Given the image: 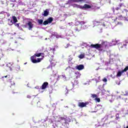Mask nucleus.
<instances>
[{
    "instance_id": "nucleus-1",
    "label": "nucleus",
    "mask_w": 128,
    "mask_h": 128,
    "mask_svg": "<svg viewBox=\"0 0 128 128\" xmlns=\"http://www.w3.org/2000/svg\"><path fill=\"white\" fill-rule=\"evenodd\" d=\"M90 48H96L98 50V52H106V48H108V42L102 41L101 44H92L90 45Z\"/></svg>"
},
{
    "instance_id": "nucleus-2",
    "label": "nucleus",
    "mask_w": 128,
    "mask_h": 128,
    "mask_svg": "<svg viewBox=\"0 0 128 128\" xmlns=\"http://www.w3.org/2000/svg\"><path fill=\"white\" fill-rule=\"evenodd\" d=\"M37 58H40V52L38 54H35L33 56L30 57L31 61L33 64H38V62H40L42 60V58H38L37 60H36Z\"/></svg>"
},
{
    "instance_id": "nucleus-3",
    "label": "nucleus",
    "mask_w": 128,
    "mask_h": 128,
    "mask_svg": "<svg viewBox=\"0 0 128 128\" xmlns=\"http://www.w3.org/2000/svg\"><path fill=\"white\" fill-rule=\"evenodd\" d=\"M73 8H80V10H88V8H90L92 6L88 4H85L84 6H82L80 5H78L76 4H72Z\"/></svg>"
},
{
    "instance_id": "nucleus-4",
    "label": "nucleus",
    "mask_w": 128,
    "mask_h": 128,
    "mask_svg": "<svg viewBox=\"0 0 128 128\" xmlns=\"http://www.w3.org/2000/svg\"><path fill=\"white\" fill-rule=\"evenodd\" d=\"M30 104L32 106H37L38 107L40 106V100L36 98L33 99L30 103Z\"/></svg>"
},
{
    "instance_id": "nucleus-5",
    "label": "nucleus",
    "mask_w": 128,
    "mask_h": 128,
    "mask_svg": "<svg viewBox=\"0 0 128 128\" xmlns=\"http://www.w3.org/2000/svg\"><path fill=\"white\" fill-rule=\"evenodd\" d=\"M118 46L120 50H128L126 44H124V42L120 43Z\"/></svg>"
},
{
    "instance_id": "nucleus-6",
    "label": "nucleus",
    "mask_w": 128,
    "mask_h": 128,
    "mask_svg": "<svg viewBox=\"0 0 128 128\" xmlns=\"http://www.w3.org/2000/svg\"><path fill=\"white\" fill-rule=\"evenodd\" d=\"M90 104V102H79L78 103V106H79V108H85L87 104Z\"/></svg>"
},
{
    "instance_id": "nucleus-7",
    "label": "nucleus",
    "mask_w": 128,
    "mask_h": 128,
    "mask_svg": "<svg viewBox=\"0 0 128 128\" xmlns=\"http://www.w3.org/2000/svg\"><path fill=\"white\" fill-rule=\"evenodd\" d=\"M48 88V82H44L42 86L40 87L41 90H46V88Z\"/></svg>"
},
{
    "instance_id": "nucleus-8",
    "label": "nucleus",
    "mask_w": 128,
    "mask_h": 128,
    "mask_svg": "<svg viewBox=\"0 0 128 128\" xmlns=\"http://www.w3.org/2000/svg\"><path fill=\"white\" fill-rule=\"evenodd\" d=\"M27 26H28V28L29 30H32V28H34V24H32V22L29 21L28 23H27Z\"/></svg>"
},
{
    "instance_id": "nucleus-9",
    "label": "nucleus",
    "mask_w": 128,
    "mask_h": 128,
    "mask_svg": "<svg viewBox=\"0 0 128 128\" xmlns=\"http://www.w3.org/2000/svg\"><path fill=\"white\" fill-rule=\"evenodd\" d=\"M82 30V25L81 24H78L76 25L75 27V30H76L77 32H80Z\"/></svg>"
},
{
    "instance_id": "nucleus-10",
    "label": "nucleus",
    "mask_w": 128,
    "mask_h": 128,
    "mask_svg": "<svg viewBox=\"0 0 128 128\" xmlns=\"http://www.w3.org/2000/svg\"><path fill=\"white\" fill-rule=\"evenodd\" d=\"M44 12L43 14L44 16H48V14H50V10L48 9H46Z\"/></svg>"
},
{
    "instance_id": "nucleus-11",
    "label": "nucleus",
    "mask_w": 128,
    "mask_h": 128,
    "mask_svg": "<svg viewBox=\"0 0 128 128\" xmlns=\"http://www.w3.org/2000/svg\"><path fill=\"white\" fill-rule=\"evenodd\" d=\"M76 68L78 70H82L84 68V66L82 64H80L77 66Z\"/></svg>"
},
{
    "instance_id": "nucleus-12",
    "label": "nucleus",
    "mask_w": 128,
    "mask_h": 128,
    "mask_svg": "<svg viewBox=\"0 0 128 128\" xmlns=\"http://www.w3.org/2000/svg\"><path fill=\"white\" fill-rule=\"evenodd\" d=\"M62 117H59L58 120L56 121V124H58V122L60 124L62 122Z\"/></svg>"
},
{
    "instance_id": "nucleus-13",
    "label": "nucleus",
    "mask_w": 128,
    "mask_h": 128,
    "mask_svg": "<svg viewBox=\"0 0 128 128\" xmlns=\"http://www.w3.org/2000/svg\"><path fill=\"white\" fill-rule=\"evenodd\" d=\"M122 71H118L117 73L116 76L117 78H118L120 76H122Z\"/></svg>"
},
{
    "instance_id": "nucleus-14",
    "label": "nucleus",
    "mask_w": 128,
    "mask_h": 128,
    "mask_svg": "<svg viewBox=\"0 0 128 128\" xmlns=\"http://www.w3.org/2000/svg\"><path fill=\"white\" fill-rule=\"evenodd\" d=\"M60 124H66V118L62 117Z\"/></svg>"
},
{
    "instance_id": "nucleus-15",
    "label": "nucleus",
    "mask_w": 128,
    "mask_h": 128,
    "mask_svg": "<svg viewBox=\"0 0 128 128\" xmlns=\"http://www.w3.org/2000/svg\"><path fill=\"white\" fill-rule=\"evenodd\" d=\"M52 20H54V19L52 17H50L47 20V21L48 22V24H52Z\"/></svg>"
},
{
    "instance_id": "nucleus-16",
    "label": "nucleus",
    "mask_w": 128,
    "mask_h": 128,
    "mask_svg": "<svg viewBox=\"0 0 128 128\" xmlns=\"http://www.w3.org/2000/svg\"><path fill=\"white\" fill-rule=\"evenodd\" d=\"M8 24L9 26H12V24H14V22H12V20L8 19Z\"/></svg>"
},
{
    "instance_id": "nucleus-17",
    "label": "nucleus",
    "mask_w": 128,
    "mask_h": 128,
    "mask_svg": "<svg viewBox=\"0 0 128 128\" xmlns=\"http://www.w3.org/2000/svg\"><path fill=\"white\" fill-rule=\"evenodd\" d=\"M12 18L13 22H14V24H16V22H18V19L16 18V17L15 16H12Z\"/></svg>"
},
{
    "instance_id": "nucleus-18",
    "label": "nucleus",
    "mask_w": 128,
    "mask_h": 128,
    "mask_svg": "<svg viewBox=\"0 0 128 128\" xmlns=\"http://www.w3.org/2000/svg\"><path fill=\"white\" fill-rule=\"evenodd\" d=\"M73 2H82L84 0H72Z\"/></svg>"
},
{
    "instance_id": "nucleus-19",
    "label": "nucleus",
    "mask_w": 128,
    "mask_h": 128,
    "mask_svg": "<svg viewBox=\"0 0 128 128\" xmlns=\"http://www.w3.org/2000/svg\"><path fill=\"white\" fill-rule=\"evenodd\" d=\"M38 24L42 25V24H44V20H42V19H38Z\"/></svg>"
},
{
    "instance_id": "nucleus-20",
    "label": "nucleus",
    "mask_w": 128,
    "mask_h": 128,
    "mask_svg": "<svg viewBox=\"0 0 128 128\" xmlns=\"http://www.w3.org/2000/svg\"><path fill=\"white\" fill-rule=\"evenodd\" d=\"M118 20H126V18L124 16H122V15H120V16H118Z\"/></svg>"
},
{
    "instance_id": "nucleus-21",
    "label": "nucleus",
    "mask_w": 128,
    "mask_h": 128,
    "mask_svg": "<svg viewBox=\"0 0 128 128\" xmlns=\"http://www.w3.org/2000/svg\"><path fill=\"white\" fill-rule=\"evenodd\" d=\"M78 58L80 59L84 58V54H80L79 55Z\"/></svg>"
},
{
    "instance_id": "nucleus-22",
    "label": "nucleus",
    "mask_w": 128,
    "mask_h": 128,
    "mask_svg": "<svg viewBox=\"0 0 128 128\" xmlns=\"http://www.w3.org/2000/svg\"><path fill=\"white\" fill-rule=\"evenodd\" d=\"M1 4H7L8 0H0Z\"/></svg>"
},
{
    "instance_id": "nucleus-23",
    "label": "nucleus",
    "mask_w": 128,
    "mask_h": 128,
    "mask_svg": "<svg viewBox=\"0 0 128 128\" xmlns=\"http://www.w3.org/2000/svg\"><path fill=\"white\" fill-rule=\"evenodd\" d=\"M11 86H14V84H16V83H14V80H11L10 82H9Z\"/></svg>"
},
{
    "instance_id": "nucleus-24",
    "label": "nucleus",
    "mask_w": 128,
    "mask_h": 128,
    "mask_svg": "<svg viewBox=\"0 0 128 128\" xmlns=\"http://www.w3.org/2000/svg\"><path fill=\"white\" fill-rule=\"evenodd\" d=\"M0 44H6V41L4 40V39H0Z\"/></svg>"
},
{
    "instance_id": "nucleus-25",
    "label": "nucleus",
    "mask_w": 128,
    "mask_h": 128,
    "mask_svg": "<svg viewBox=\"0 0 128 128\" xmlns=\"http://www.w3.org/2000/svg\"><path fill=\"white\" fill-rule=\"evenodd\" d=\"M44 26H46V24H48V20H46L43 22Z\"/></svg>"
},
{
    "instance_id": "nucleus-26",
    "label": "nucleus",
    "mask_w": 128,
    "mask_h": 128,
    "mask_svg": "<svg viewBox=\"0 0 128 128\" xmlns=\"http://www.w3.org/2000/svg\"><path fill=\"white\" fill-rule=\"evenodd\" d=\"M126 70H128V66H126L124 70H122V72H126Z\"/></svg>"
},
{
    "instance_id": "nucleus-27",
    "label": "nucleus",
    "mask_w": 128,
    "mask_h": 128,
    "mask_svg": "<svg viewBox=\"0 0 128 128\" xmlns=\"http://www.w3.org/2000/svg\"><path fill=\"white\" fill-rule=\"evenodd\" d=\"M16 70H17V72H18L20 70V67L19 66H17L16 67Z\"/></svg>"
},
{
    "instance_id": "nucleus-28",
    "label": "nucleus",
    "mask_w": 128,
    "mask_h": 128,
    "mask_svg": "<svg viewBox=\"0 0 128 128\" xmlns=\"http://www.w3.org/2000/svg\"><path fill=\"white\" fill-rule=\"evenodd\" d=\"M92 98H98V95L96 94H92Z\"/></svg>"
},
{
    "instance_id": "nucleus-29",
    "label": "nucleus",
    "mask_w": 128,
    "mask_h": 128,
    "mask_svg": "<svg viewBox=\"0 0 128 128\" xmlns=\"http://www.w3.org/2000/svg\"><path fill=\"white\" fill-rule=\"evenodd\" d=\"M119 8H120L122 6H124V5L123 3H120L118 5Z\"/></svg>"
},
{
    "instance_id": "nucleus-30",
    "label": "nucleus",
    "mask_w": 128,
    "mask_h": 128,
    "mask_svg": "<svg viewBox=\"0 0 128 128\" xmlns=\"http://www.w3.org/2000/svg\"><path fill=\"white\" fill-rule=\"evenodd\" d=\"M40 56H42V60H44V53L40 52Z\"/></svg>"
},
{
    "instance_id": "nucleus-31",
    "label": "nucleus",
    "mask_w": 128,
    "mask_h": 128,
    "mask_svg": "<svg viewBox=\"0 0 128 128\" xmlns=\"http://www.w3.org/2000/svg\"><path fill=\"white\" fill-rule=\"evenodd\" d=\"M95 100L98 102H100V98H98V97H96V98H95Z\"/></svg>"
},
{
    "instance_id": "nucleus-32",
    "label": "nucleus",
    "mask_w": 128,
    "mask_h": 128,
    "mask_svg": "<svg viewBox=\"0 0 128 128\" xmlns=\"http://www.w3.org/2000/svg\"><path fill=\"white\" fill-rule=\"evenodd\" d=\"M2 56H4V54H2V52H1L0 56V60H1L2 58Z\"/></svg>"
},
{
    "instance_id": "nucleus-33",
    "label": "nucleus",
    "mask_w": 128,
    "mask_h": 128,
    "mask_svg": "<svg viewBox=\"0 0 128 128\" xmlns=\"http://www.w3.org/2000/svg\"><path fill=\"white\" fill-rule=\"evenodd\" d=\"M102 80L104 82H108V79H106V78H104Z\"/></svg>"
},
{
    "instance_id": "nucleus-34",
    "label": "nucleus",
    "mask_w": 128,
    "mask_h": 128,
    "mask_svg": "<svg viewBox=\"0 0 128 128\" xmlns=\"http://www.w3.org/2000/svg\"><path fill=\"white\" fill-rule=\"evenodd\" d=\"M86 24V22H80V24L81 26H83V24Z\"/></svg>"
},
{
    "instance_id": "nucleus-35",
    "label": "nucleus",
    "mask_w": 128,
    "mask_h": 128,
    "mask_svg": "<svg viewBox=\"0 0 128 128\" xmlns=\"http://www.w3.org/2000/svg\"><path fill=\"white\" fill-rule=\"evenodd\" d=\"M115 10H120V7H116Z\"/></svg>"
},
{
    "instance_id": "nucleus-36",
    "label": "nucleus",
    "mask_w": 128,
    "mask_h": 128,
    "mask_svg": "<svg viewBox=\"0 0 128 128\" xmlns=\"http://www.w3.org/2000/svg\"><path fill=\"white\" fill-rule=\"evenodd\" d=\"M124 43L126 44V46H128V40H126V42H124Z\"/></svg>"
},
{
    "instance_id": "nucleus-37",
    "label": "nucleus",
    "mask_w": 128,
    "mask_h": 128,
    "mask_svg": "<svg viewBox=\"0 0 128 128\" xmlns=\"http://www.w3.org/2000/svg\"><path fill=\"white\" fill-rule=\"evenodd\" d=\"M15 26H17L18 28H19V27H20V24H15Z\"/></svg>"
},
{
    "instance_id": "nucleus-38",
    "label": "nucleus",
    "mask_w": 128,
    "mask_h": 128,
    "mask_svg": "<svg viewBox=\"0 0 128 128\" xmlns=\"http://www.w3.org/2000/svg\"><path fill=\"white\" fill-rule=\"evenodd\" d=\"M2 78H10V75L3 76Z\"/></svg>"
},
{
    "instance_id": "nucleus-39",
    "label": "nucleus",
    "mask_w": 128,
    "mask_h": 128,
    "mask_svg": "<svg viewBox=\"0 0 128 128\" xmlns=\"http://www.w3.org/2000/svg\"><path fill=\"white\" fill-rule=\"evenodd\" d=\"M27 98H32V96L30 95H28Z\"/></svg>"
},
{
    "instance_id": "nucleus-40",
    "label": "nucleus",
    "mask_w": 128,
    "mask_h": 128,
    "mask_svg": "<svg viewBox=\"0 0 128 128\" xmlns=\"http://www.w3.org/2000/svg\"><path fill=\"white\" fill-rule=\"evenodd\" d=\"M118 118H119L118 116H116V120H118Z\"/></svg>"
},
{
    "instance_id": "nucleus-41",
    "label": "nucleus",
    "mask_w": 128,
    "mask_h": 128,
    "mask_svg": "<svg viewBox=\"0 0 128 128\" xmlns=\"http://www.w3.org/2000/svg\"><path fill=\"white\" fill-rule=\"evenodd\" d=\"M0 14H6V12L2 11V12L0 13Z\"/></svg>"
},
{
    "instance_id": "nucleus-42",
    "label": "nucleus",
    "mask_w": 128,
    "mask_h": 128,
    "mask_svg": "<svg viewBox=\"0 0 128 128\" xmlns=\"http://www.w3.org/2000/svg\"><path fill=\"white\" fill-rule=\"evenodd\" d=\"M36 88H38V90H39L40 86H36Z\"/></svg>"
},
{
    "instance_id": "nucleus-43",
    "label": "nucleus",
    "mask_w": 128,
    "mask_h": 128,
    "mask_svg": "<svg viewBox=\"0 0 128 128\" xmlns=\"http://www.w3.org/2000/svg\"><path fill=\"white\" fill-rule=\"evenodd\" d=\"M102 26H106V24H102Z\"/></svg>"
},
{
    "instance_id": "nucleus-44",
    "label": "nucleus",
    "mask_w": 128,
    "mask_h": 128,
    "mask_svg": "<svg viewBox=\"0 0 128 128\" xmlns=\"http://www.w3.org/2000/svg\"><path fill=\"white\" fill-rule=\"evenodd\" d=\"M96 22V24H100V22Z\"/></svg>"
},
{
    "instance_id": "nucleus-45",
    "label": "nucleus",
    "mask_w": 128,
    "mask_h": 128,
    "mask_svg": "<svg viewBox=\"0 0 128 128\" xmlns=\"http://www.w3.org/2000/svg\"><path fill=\"white\" fill-rule=\"evenodd\" d=\"M12 94H14V91H12Z\"/></svg>"
},
{
    "instance_id": "nucleus-46",
    "label": "nucleus",
    "mask_w": 128,
    "mask_h": 128,
    "mask_svg": "<svg viewBox=\"0 0 128 128\" xmlns=\"http://www.w3.org/2000/svg\"><path fill=\"white\" fill-rule=\"evenodd\" d=\"M2 22V20H1V22Z\"/></svg>"
},
{
    "instance_id": "nucleus-47",
    "label": "nucleus",
    "mask_w": 128,
    "mask_h": 128,
    "mask_svg": "<svg viewBox=\"0 0 128 128\" xmlns=\"http://www.w3.org/2000/svg\"><path fill=\"white\" fill-rule=\"evenodd\" d=\"M126 128H128V126H126Z\"/></svg>"
},
{
    "instance_id": "nucleus-48",
    "label": "nucleus",
    "mask_w": 128,
    "mask_h": 128,
    "mask_svg": "<svg viewBox=\"0 0 128 128\" xmlns=\"http://www.w3.org/2000/svg\"><path fill=\"white\" fill-rule=\"evenodd\" d=\"M12 6H14V4H13Z\"/></svg>"
},
{
    "instance_id": "nucleus-49",
    "label": "nucleus",
    "mask_w": 128,
    "mask_h": 128,
    "mask_svg": "<svg viewBox=\"0 0 128 128\" xmlns=\"http://www.w3.org/2000/svg\"><path fill=\"white\" fill-rule=\"evenodd\" d=\"M24 64H26V63H24Z\"/></svg>"
},
{
    "instance_id": "nucleus-50",
    "label": "nucleus",
    "mask_w": 128,
    "mask_h": 128,
    "mask_svg": "<svg viewBox=\"0 0 128 128\" xmlns=\"http://www.w3.org/2000/svg\"><path fill=\"white\" fill-rule=\"evenodd\" d=\"M6 66H8V64Z\"/></svg>"
},
{
    "instance_id": "nucleus-51",
    "label": "nucleus",
    "mask_w": 128,
    "mask_h": 128,
    "mask_svg": "<svg viewBox=\"0 0 128 128\" xmlns=\"http://www.w3.org/2000/svg\"><path fill=\"white\" fill-rule=\"evenodd\" d=\"M124 10H125V9H124Z\"/></svg>"
}]
</instances>
